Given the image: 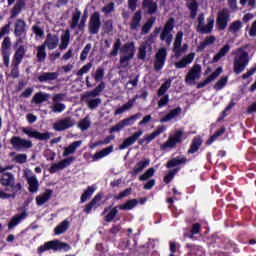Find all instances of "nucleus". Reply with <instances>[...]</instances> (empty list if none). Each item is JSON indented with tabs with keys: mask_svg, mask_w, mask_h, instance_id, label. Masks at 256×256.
I'll return each mask as SVG.
<instances>
[{
	"mask_svg": "<svg viewBox=\"0 0 256 256\" xmlns=\"http://www.w3.org/2000/svg\"><path fill=\"white\" fill-rule=\"evenodd\" d=\"M201 145H203V140L200 137H194L190 148L188 149V155H193V153H197V150L201 149Z\"/></svg>",
	"mask_w": 256,
	"mask_h": 256,
	"instance_id": "obj_37",
	"label": "nucleus"
},
{
	"mask_svg": "<svg viewBox=\"0 0 256 256\" xmlns=\"http://www.w3.org/2000/svg\"><path fill=\"white\" fill-rule=\"evenodd\" d=\"M47 47L42 44L40 46L37 47L36 51H37V60L38 63H43V61H45V59H47V51H46Z\"/></svg>",
	"mask_w": 256,
	"mask_h": 256,
	"instance_id": "obj_43",
	"label": "nucleus"
},
{
	"mask_svg": "<svg viewBox=\"0 0 256 256\" xmlns=\"http://www.w3.org/2000/svg\"><path fill=\"white\" fill-rule=\"evenodd\" d=\"M163 131H165V127L160 126L154 132H152L150 135L145 136L146 137V145H149V143H151V141H153L156 137H159V135L161 133H163Z\"/></svg>",
	"mask_w": 256,
	"mask_h": 256,
	"instance_id": "obj_49",
	"label": "nucleus"
},
{
	"mask_svg": "<svg viewBox=\"0 0 256 256\" xmlns=\"http://www.w3.org/2000/svg\"><path fill=\"white\" fill-rule=\"evenodd\" d=\"M119 51L121 53L127 54L129 55V53H133V55H135V43L134 42H128L125 43L122 47H121V39L118 38L116 39L114 45H113V49L110 52V57H117V55H119Z\"/></svg>",
	"mask_w": 256,
	"mask_h": 256,
	"instance_id": "obj_3",
	"label": "nucleus"
},
{
	"mask_svg": "<svg viewBox=\"0 0 256 256\" xmlns=\"http://www.w3.org/2000/svg\"><path fill=\"white\" fill-rule=\"evenodd\" d=\"M95 186H88L86 190H84V192L82 193L81 197H80V203H85L87 201V199H90V197L93 196V194L95 193Z\"/></svg>",
	"mask_w": 256,
	"mask_h": 256,
	"instance_id": "obj_45",
	"label": "nucleus"
},
{
	"mask_svg": "<svg viewBox=\"0 0 256 256\" xmlns=\"http://www.w3.org/2000/svg\"><path fill=\"white\" fill-rule=\"evenodd\" d=\"M102 91H105V83L103 81H101L94 90L87 92L85 97H99Z\"/></svg>",
	"mask_w": 256,
	"mask_h": 256,
	"instance_id": "obj_42",
	"label": "nucleus"
},
{
	"mask_svg": "<svg viewBox=\"0 0 256 256\" xmlns=\"http://www.w3.org/2000/svg\"><path fill=\"white\" fill-rule=\"evenodd\" d=\"M180 171H181V168L179 167H176L170 170L163 178L164 183H166V185H169V183H171V181L175 179V174L179 173Z\"/></svg>",
	"mask_w": 256,
	"mask_h": 256,
	"instance_id": "obj_48",
	"label": "nucleus"
},
{
	"mask_svg": "<svg viewBox=\"0 0 256 256\" xmlns=\"http://www.w3.org/2000/svg\"><path fill=\"white\" fill-rule=\"evenodd\" d=\"M147 49L149 50V46L142 42L138 48V59H141L142 61L147 59Z\"/></svg>",
	"mask_w": 256,
	"mask_h": 256,
	"instance_id": "obj_53",
	"label": "nucleus"
},
{
	"mask_svg": "<svg viewBox=\"0 0 256 256\" xmlns=\"http://www.w3.org/2000/svg\"><path fill=\"white\" fill-rule=\"evenodd\" d=\"M155 17H150L149 20L142 26V35H147L151 29H153V24L155 23Z\"/></svg>",
	"mask_w": 256,
	"mask_h": 256,
	"instance_id": "obj_54",
	"label": "nucleus"
},
{
	"mask_svg": "<svg viewBox=\"0 0 256 256\" xmlns=\"http://www.w3.org/2000/svg\"><path fill=\"white\" fill-rule=\"evenodd\" d=\"M26 215H27V212L25 211L20 214L14 215L8 223V229L9 230L15 229V227H17V225H19V223H21V221L25 219Z\"/></svg>",
	"mask_w": 256,
	"mask_h": 256,
	"instance_id": "obj_30",
	"label": "nucleus"
},
{
	"mask_svg": "<svg viewBox=\"0 0 256 256\" xmlns=\"http://www.w3.org/2000/svg\"><path fill=\"white\" fill-rule=\"evenodd\" d=\"M143 19V15L141 10H138L134 13L132 20L130 22V30L137 31L139 27H141V20Z\"/></svg>",
	"mask_w": 256,
	"mask_h": 256,
	"instance_id": "obj_24",
	"label": "nucleus"
},
{
	"mask_svg": "<svg viewBox=\"0 0 256 256\" xmlns=\"http://www.w3.org/2000/svg\"><path fill=\"white\" fill-rule=\"evenodd\" d=\"M135 57V54L128 53L126 55L120 56V65L125 69L126 67H129V61Z\"/></svg>",
	"mask_w": 256,
	"mask_h": 256,
	"instance_id": "obj_51",
	"label": "nucleus"
},
{
	"mask_svg": "<svg viewBox=\"0 0 256 256\" xmlns=\"http://www.w3.org/2000/svg\"><path fill=\"white\" fill-rule=\"evenodd\" d=\"M229 19H231L229 9L223 8L218 12L216 18V27L218 31H225V29H227V25H229Z\"/></svg>",
	"mask_w": 256,
	"mask_h": 256,
	"instance_id": "obj_9",
	"label": "nucleus"
},
{
	"mask_svg": "<svg viewBox=\"0 0 256 256\" xmlns=\"http://www.w3.org/2000/svg\"><path fill=\"white\" fill-rule=\"evenodd\" d=\"M73 161H75V156H70V157H67V158L61 160L58 163H54L49 168V173H51V175H53V173H57V171H61V170L65 169L66 167H69V165H71V163H73Z\"/></svg>",
	"mask_w": 256,
	"mask_h": 256,
	"instance_id": "obj_15",
	"label": "nucleus"
},
{
	"mask_svg": "<svg viewBox=\"0 0 256 256\" xmlns=\"http://www.w3.org/2000/svg\"><path fill=\"white\" fill-rule=\"evenodd\" d=\"M137 205H139V201H137V199H130L127 200L124 204H120L118 206H115L114 208H112L113 206H108L104 208V211L101 215H105L106 213H108L104 217V221L106 223H111L119 214V209L120 211H131V209H135Z\"/></svg>",
	"mask_w": 256,
	"mask_h": 256,
	"instance_id": "obj_1",
	"label": "nucleus"
},
{
	"mask_svg": "<svg viewBox=\"0 0 256 256\" xmlns=\"http://www.w3.org/2000/svg\"><path fill=\"white\" fill-rule=\"evenodd\" d=\"M207 21H208L207 25L202 24L201 27L197 28L199 33H201V35H209V33L213 32L215 20L213 18H208Z\"/></svg>",
	"mask_w": 256,
	"mask_h": 256,
	"instance_id": "obj_29",
	"label": "nucleus"
},
{
	"mask_svg": "<svg viewBox=\"0 0 256 256\" xmlns=\"http://www.w3.org/2000/svg\"><path fill=\"white\" fill-rule=\"evenodd\" d=\"M99 29H101V14H99V12H94L88 23V31L90 35H97Z\"/></svg>",
	"mask_w": 256,
	"mask_h": 256,
	"instance_id": "obj_13",
	"label": "nucleus"
},
{
	"mask_svg": "<svg viewBox=\"0 0 256 256\" xmlns=\"http://www.w3.org/2000/svg\"><path fill=\"white\" fill-rule=\"evenodd\" d=\"M227 81H229V77L227 76H222L214 85V89L216 91H221L225 85H227Z\"/></svg>",
	"mask_w": 256,
	"mask_h": 256,
	"instance_id": "obj_57",
	"label": "nucleus"
},
{
	"mask_svg": "<svg viewBox=\"0 0 256 256\" xmlns=\"http://www.w3.org/2000/svg\"><path fill=\"white\" fill-rule=\"evenodd\" d=\"M181 115V107H177L175 109L170 110V112L160 119V123H169L175 117H179Z\"/></svg>",
	"mask_w": 256,
	"mask_h": 256,
	"instance_id": "obj_33",
	"label": "nucleus"
},
{
	"mask_svg": "<svg viewBox=\"0 0 256 256\" xmlns=\"http://www.w3.org/2000/svg\"><path fill=\"white\" fill-rule=\"evenodd\" d=\"M91 75L94 78V81L96 83H99V81H103V79L105 78V68L98 67L95 73L94 74L92 73Z\"/></svg>",
	"mask_w": 256,
	"mask_h": 256,
	"instance_id": "obj_50",
	"label": "nucleus"
},
{
	"mask_svg": "<svg viewBox=\"0 0 256 256\" xmlns=\"http://www.w3.org/2000/svg\"><path fill=\"white\" fill-rule=\"evenodd\" d=\"M89 17V12L87 9L84 10L83 16L80 23L78 24L79 31H85V24L87 23V18Z\"/></svg>",
	"mask_w": 256,
	"mask_h": 256,
	"instance_id": "obj_61",
	"label": "nucleus"
},
{
	"mask_svg": "<svg viewBox=\"0 0 256 256\" xmlns=\"http://www.w3.org/2000/svg\"><path fill=\"white\" fill-rule=\"evenodd\" d=\"M183 43V31H178L174 40V46H173V53L174 55L177 54L178 49L181 47V44Z\"/></svg>",
	"mask_w": 256,
	"mask_h": 256,
	"instance_id": "obj_47",
	"label": "nucleus"
},
{
	"mask_svg": "<svg viewBox=\"0 0 256 256\" xmlns=\"http://www.w3.org/2000/svg\"><path fill=\"white\" fill-rule=\"evenodd\" d=\"M69 41H71V31L67 29L65 33L61 36V43L59 49H61V51L67 49V47H69Z\"/></svg>",
	"mask_w": 256,
	"mask_h": 256,
	"instance_id": "obj_41",
	"label": "nucleus"
},
{
	"mask_svg": "<svg viewBox=\"0 0 256 256\" xmlns=\"http://www.w3.org/2000/svg\"><path fill=\"white\" fill-rule=\"evenodd\" d=\"M101 199H103V193L99 192L94 196V198L85 206L84 212L86 215H89L93 209L101 207Z\"/></svg>",
	"mask_w": 256,
	"mask_h": 256,
	"instance_id": "obj_17",
	"label": "nucleus"
},
{
	"mask_svg": "<svg viewBox=\"0 0 256 256\" xmlns=\"http://www.w3.org/2000/svg\"><path fill=\"white\" fill-rule=\"evenodd\" d=\"M243 29V22L241 20H235L233 21L229 27H228V33H231L232 35H237L239 31Z\"/></svg>",
	"mask_w": 256,
	"mask_h": 256,
	"instance_id": "obj_40",
	"label": "nucleus"
},
{
	"mask_svg": "<svg viewBox=\"0 0 256 256\" xmlns=\"http://www.w3.org/2000/svg\"><path fill=\"white\" fill-rule=\"evenodd\" d=\"M27 183L29 185V192L30 193H37L39 191V180H37V176L33 175L27 178Z\"/></svg>",
	"mask_w": 256,
	"mask_h": 256,
	"instance_id": "obj_36",
	"label": "nucleus"
},
{
	"mask_svg": "<svg viewBox=\"0 0 256 256\" xmlns=\"http://www.w3.org/2000/svg\"><path fill=\"white\" fill-rule=\"evenodd\" d=\"M154 175L155 168L151 167L139 177V181H147L148 179H151V177H153Z\"/></svg>",
	"mask_w": 256,
	"mask_h": 256,
	"instance_id": "obj_59",
	"label": "nucleus"
},
{
	"mask_svg": "<svg viewBox=\"0 0 256 256\" xmlns=\"http://www.w3.org/2000/svg\"><path fill=\"white\" fill-rule=\"evenodd\" d=\"M83 141L78 140L72 142L68 147L64 148L63 157H69L72 153H75L79 147H81Z\"/></svg>",
	"mask_w": 256,
	"mask_h": 256,
	"instance_id": "obj_31",
	"label": "nucleus"
},
{
	"mask_svg": "<svg viewBox=\"0 0 256 256\" xmlns=\"http://www.w3.org/2000/svg\"><path fill=\"white\" fill-rule=\"evenodd\" d=\"M1 53H11V37L4 38L1 44Z\"/></svg>",
	"mask_w": 256,
	"mask_h": 256,
	"instance_id": "obj_56",
	"label": "nucleus"
},
{
	"mask_svg": "<svg viewBox=\"0 0 256 256\" xmlns=\"http://www.w3.org/2000/svg\"><path fill=\"white\" fill-rule=\"evenodd\" d=\"M48 99L49 96L47 94H43V92H38L33 96L31 103H35V105H41V103H45V101H48Z\"/></svg>",
	"mask_w": 256,
	"mask_h": 256,
	"instance_id": "obj_44",
	"label": "nucleus"
},
{
	"mask_svg": "<svg viewBox=\"0 0 256 256\" xmlns=\"http://www.w3.org/2000/svg\"><path fill=\"white\" fill-rule=\"evenodd\" d=\"M200 78H201V65L196 64L186 74L185 81L186 83H193V81Z\"/></svg>",
	"mask_w": 256,
	"mask_h": 256,
	"instance_id": "obj_18",
	"label": "nucleus"
},
{
	"mask_svg": "<svg viewBox=\"0 0 256 256\" xmlns=\"http://www.w3.org/2000/svg\"><path fill=\"white\" fill-rule=\"evenodd\" d=\"M51 197H53V190L46 189L43 194H40L36 197V205L39 207L45 205V203H47Z\"/></svg>",
	"mask_w": 256,
	"mask_h": 256,
	"instance_id": "obj_26",
	"label": "nucleus"
},
{
	"mask_svg": "<svg viewBox=\"0 0 256 256\" xmlns=\"http://www.w3.org/2000/svg\"><path fill=\"white\" fill-rule=\"evenodd\" d=\"M187 1L186 7L190 11V19H196L197 12L199 11V3L197 0H185Z\"/></svg>",
	"mask_w": 256,
	"mask_h": 256,
	"instance_id": "obj_25",
	"label": "nucleus"
},
{
	"mask_svg": "<svg viewBox=\"0 0 256 256\" xmlns=\"http://www.w3.org/2000/svg\"><path fill=\"white\" fill-rule=\"evenodd\" d=\"M171 88V80H166L158 89L157 95L158 97H163L167 91Z\"/></svg>",
	"mask_w": 256,
	"mask_h": 256,
	"instance_id": "obj_55",
	"label": "nucleus"
},
{
	"mask_svg": "<svg viewBox=\"0 0 256 256\" xmlns=\"http://www.w3.org/2000/svg\"><path fill=\"white\" fill-rule=\"evenodd\" d=\"M142 7L143 9H147L148 15H155V13H157V10L159 9V6L155 1H142Z\"/></svg>",
	"mask_w": 256,
	"mask_h": 256,
	"instance_id": "obj_34",
	"label": "nucleus"
},
{
	"mask_svg": "<svg viewBox=\"0 0 256 256\" xmlns=\"http://www.w3.org/2000/svg\"><path fill=\"white\" fill-rule=\"evenodd\" d=\"M19 65L20 64H17L14 62L11 63L12 69H11L10 75L12 79H19Z\"/></svg>",
	"mask_w": 256,
	"mask_h": 256,
	"instance_id": "obj_63",
	"label": "nucleus"
},
{
	"mask_svg": "<svg viewBox=\"0 0 256 256\" xmlns=\"http://www.w3.org/2000/svg\"><path fill=\"white\" fill-rule=\"evenodd\" d=\"M229 51H231V46L229 44L224 45L213 57V63H218L220 59H223V57L229 53Z\"/></svg>",
	"mask_w": 256,
	"mask_h": 256,
	"instance_id": "obj_39",
	"label": "nucleus"
},
{
	"mask_svg": "<svg viewBox=\"0 0 256 256\" xmlns=\"http://www.w3.org/2000/svg\"><path fill=\"white\" fill-rule=\"evenodd\" d=\"M173 29H175V18L170 17L160 33V40L165 41L168 47L173 42V34H171Z\"/></svg>",
	"mask_w": 256,
	"mask_h": 256,
	"instance_id": "obj_5",
	"label": "nucleus"
},
{
	"mask_svg": "<svg viewBox=\"0 0 256 256\" xmlns=\"http://www.w3.org/2000/svg\"><path fill=\"white\" fill-rule=\"evenodd\" d=\"M187 161H188L187 157H185V156L172 158L167 162L166 168L173 169V167H177L179 165H185L187 163Z\"/></svg>",
	"mask_w": 256,
	"mask_h": 256,
	"instance_id": "obj_32",
	"label": "nucleus"
},
{
	"mask_svg": "<svg viewBox=\"0 0 256 256\" xmlns=\"http://www.w3.org/2000/svg\"><path fill=\"white\" fill-rule=\"evenodd\" d=\"M87 105L90 109H97L101 105V98L88 99Z\"/></svg>",
	"mask_w": 256,
	"mask_h": 256,
	"instance_id": "obj_62",
	"label": "nucleus"
},
{
	"mask_svg": "<svg viewBox=\"0 0 256 256\" xmlns=\"http://www.w3.org/2000/svg\"><path fill=\"white\" fill-rule=\"evenodd\" d=\"M81 19V10L76 9L72 14V23L70 25L71 29H75L79 26V20Z\"/></svg>",
	"mask_w": 256,
	"mask_h": 256,
	"instance_id": "obj_52",
	"label": "nucleus"
},
{
	"mask_svg": "<svg viewBox=\"0 0 256 256\" xmlns=\"http://www.w3.org/2000/svg\"><path fill=\"white\" fill-rule=\"evenodd\" d=\"M141 114L137 113L129 118H125L121 120L119 123L116 125L112 126L109 130V133H119V131H122V129H125V127H129L131 125H134L135 122L137 121L138 117H140Z\"/></svg>",
	"mask_w": 256,
	"mask_h": 256,
	"instance_id": "obj_11",
	"label": "nucleus"
},
{
	"mask_svg": "<svg viewBox=\"0 0 256 256\" xmlns=\"http://www.w3.org/2000/svg\"><path fill=\"white\" fill-rule=\"evenodd\" d=\"M27 53V50L25 49L24 45H20L12 58V63H16L18 65H21V63L23 62V59H25V54Z\"/></svg>",
	"mask_w": 256,
	"mask_h": 256,
	"instance_id": "obj_22",
	"label": "nucleus"
},
{
	"mask_svg": "<svg viewBox=\"0 0 256 256\" xmlns=\"http://www.w3.org/2000/svg\"><path fill=\"white\" fill-rule=\"evenodd\" d=\"M159 33H161V27H156L148 36L147 40L143 42L144 45L148 46L149 51H153V43L157 42V35H159Z\"/></svg>",
	"mask_w": 256,
	"mask_h": 256,
	"instance_id": "obj_23",
	"label": "nucleus"
},
{
	"mask_svg": "<svg viewBox=\"0 0 256 256\" xmlns=\"http://www.w3.org/2000/svg\"><path fill=\"white\" fill-rule=\"evenodd\" d=\"M43 45L44 47H47L49 51H53V49H57V47L59 46V36L48 33L46 35V39Z\"/></svg>",
	"mask_w": 256,
	"mask_h": 256,
	"instance_id": "obj_19",
	"label": "nucleus"
},
{
	"mask_svg": "<svg viewBox=\"0 0 256 256\" xmlns=\"http://www.w3.org/2000/svg\"><path fill=\"white\" fill-rule=\"evenodd\" d=\"M103 31L106 35L113 32V20H107L104 22Z\"/></svg>",
	"mask_w": 256,
	"mask_h": 256,
	"instance_id": "obj_64",
	"label": "nucleus"
},
{
	"mask_svg": "<svg viewBox=\"0 0 256 256\" xmlns=\"http://www.w3.org/2000/svg\"><path fill=\"white\" fill-rule=\"evenodd\" d=\"M78 127L79 129H81V131H87V129L91 127V121L89 120V118L85 117L84 119L79 121Z\"/></svg>",
	"mask_w": 256,
	"mask_h": 256,
	"instance_id": "obj_60",
	"label": "nucleus"
},
{
	"mask_svg": "<svg viewBox=\"0 0 256 256\" xmlns=\"http://www.w3.org/2000/svg\"><path fill=\"white\" fill-rule=\"evenodd\" d=\"M167 62V48L161 47L154 56V70L161 71Z\"/></svg>",
	"mask_w": 256,
	"mask_h": 256,
	"instance_id": "obj_12",
	"label": "nucleus"
},
{
	"mask_svg": "<svg viewBox=\"0 0 256 256\" xmlns=\"http://www.w3.org/2000/svg\"><path fill=\"white\" fill-rule=\"evenodd\" d=\"M222 247L224 249H235L237 247V245L235 244V242H233V240L227 238V237H222Z\"/></svg>",
	"mask_w": 256,
	"mask_h": 256,
	"instance_id": "obj_58",
	"label": "nucleus"
},
{
	"mask_svg": "<svg viewBox=\"0 0 256 256\" xmlns=\"http://www.w3.org/2000/svg\"><path fill=\"white\" fill-rule=\"evenodd\" d=\"M183 135H185L183 130H176L174 134L169 136L167 141L160 146V149L162 151H165V149H175L177 145L183 143Z\"/></svg>",
	"mask_w": 256,
	"mask_h": 256,
	"instance_id": "obj_6",
	"label": "nucleus"
},
{
	"mask_svg": "<svg viewBox=\"0 0 256 256\" xmlns=\"http://www.w3.org/2000/svg\"><path fill=\"white\" fill-rule=\"evenodd\" d=\"M0 185L2 187H15V176L11 172L3 171L0 176Z\"/></svg>",
	"mask_w": 256,
	"mask_h": 256,
	"instance_id": "obj_16",
	"label": "nucleus"
},
{
	"mask_svg": "<svg viewBox=\"0 0 256 256\" xmlns=\"http://www.w3.org/2000/svg\"><path fill=\"white\" fill-rule=\"evenodd\" d=\"M59 77V72H44L38 76L39 83H47L49 81H55Z\"/></svg>",
	"mask_w": 256,
	"mask_h": 256,
	"instance_id": "obj_28",
	"label": "nucleus"
},
{
	"mask_svg": "<svg viewBox=\"0 0 256 256\" xmlns=\"http://www.w3.org/2000/svg\"><path fill=\"white\" fill-rule=\"evenodd\" d=\"M143 135V130H139L134 132L132 136L126 138L123 143L119 146L120 150L127 149V147H131L138 139Z\"/></svg>",
	"mask_w": 256,
	"mask_h": 256,
	"instance_id": "obj_20",
	"label": "nucleus"
},
{
	"mask_svg": "<svg viewBox=\"0 0 256 256\" xmlns=\"http://www.w3.org/2000/svg\"><path fill=\"white\" fill-rule=\"evenodd\" d=\"M110 153H113V145L108 146L99 152H96L93 156L92 159L93 161H99V159H103V157H107V155H110Z\"/></svg>",
	"mask_w": 256,
	"mask_h": 256,
	"instance_id": "obj_35",
	"label": "nucleus"
},
{
	"mask_svg": "<svg viewBox=\"0 0 256 256\" xmlns=\"http://www.w3.org/2000/svg\"><path fill=\"white\" fill-rule=\"evenodd\" d=\"M223 73V68L218 67L209 78H206L204 81L199 82L197 84V89H203V87H206V85H209L212 81H215L217 77H219Z\"/></svg>",
	"mask_w": 256,
	"mask_h": 256,
	"instance_id": "obj_21",
	"label": "nucleus"
},
{
	"mask_svg": "<svg viewBox=\"0 0 256 256\" xmlns=\"http://www.w3.org/2000/svg\"><path fill=\"white\" fill-rule=\"evenodd\" d=\"M150 163H151V160H149V159H144L142 161H139L134 166L132 175H137L138 173H141L143 171V169H146V167H149Z\"/></svg>",
	"mask_w": 256,
	"mask_h": 256,
	"instance_id": "obj_38",
	"label": "nucleus"
},
{
	"mask_svg": "<svg viewBox=\"0 0 256 256\" xmlns=\"http://www.w3.org/2000/svg\"><path fill=\"white\" fill-rule=\"evenodd\" d=\"M25 0H17L14 7L11 9L10 13V19H15L19 16V13L25 9Z\"/></svg>",
	"mask_w": 256,
	"mask_h": 256,
	"instance_id": "obj_27",
	"label": "nucleus"
},
{
	"mask_svg": "<svg viewBox=\"0 0 256 256\" xmlns=\"http://www.w3.org/2000/svg\"><path fill=\"white\" fill-rule=\"evenodd\" d=\"M234 73L239 75L245 71L247 65H249V53L242 51L234 57Z\"/></svg>",
	"mask_w": 256,
	"mask_h": 256,
	"instance_id": "obj_4",
	"label": "nucleus"
},
{
	"mask_svg": "<svg viewBox=\"0 0 256 256\" xmlns=\"http://www.w3.org/2000/svg\"><path fill=\"white\" fill-rule=\"evenodd\" d=\"M10 144L16 151H27V149L33 148V142L31 140L23 139L19 136H13L10 139Z\"/></svg>",
	"mask_w": 256,
	"mask_h": 256,
	"instance_id": "obj_8",
	"label": "nucleus"
},
{
	"mask_svg": "<svg viewBox=\"0 0 256 256\" xmlns=\"http://www.w3.org/2000/svg\"><path fill=\"white\" fill-rule=\"evenodd\" d=\"M68 229H69V222L67 220H64L54 228V234L63 235V233H66Z\"/></svg>",
	"mask_w": 256,
	"mask_h": 256,
	"instance_id": "obj_46",
	"label": "nucleus"
},
{
	"mask_svg": "<svg viewBox=\"0 0 256 256\" xmlns=\"http://www.w3.org/2000/svg\"><path fill=\"white\" fill-rule=\"evenodd\" d=\"M69 249H71L69 244L59 240H52L39 246L37 251L39 255H42V253H45V251H69Z\"/></svg>",
	"mask_w": 256,
	"mask_h": 256,
	"instance_id": "obj_2",
	"label": "nucleus"
},
{
	"mask_svg": "<svg viewBox=\"0 0 256 256\" xmlns=\"http://www.w3.org/2000/svg\"><path fill=\"white\" fill-rule=\"evenodd\" d=\"M75 125V120L73 118H71V116H67L63 119H60L58 121H56L53 124V129L54 131H67V129H71V127H73Z\"/></svg>",
	"mask_w": 256,
	"mask_h": 256,
	"instance_id": "obj_14",
	"label": "nucleus"
},
{
	"mask_svg": "<svg viewBox=\"0 0 256 256\" xmlns=\"http://www.w3.org/2000/svg\"><path fill=\"white\" fill-rule=\"evenodd\" d=\"M23 35L27 36V22L25 20L18 18L14 23V36L17 37L15 45L23 43Z\"/></svg>",
	"mask_w": 256,
	"mask_h": 256,
	"instance_id": "obj_7",
	"label": "nucleus"
},
{
	"mask_svg": "<svg viewBox=\"0 0 256 256\" xmlns=\"http://www.w3.org/2000/svg\"><path fill=\"white\" fill-rule=\"evenodd\" d=\"M22 133H24V135H28L30 139H36L37 141H49V139H51L50 132L41 133L31 127L22 128Z\"/></svg>",
	"mask_w": 256,
	"mask_h": 256,
	"instance_id": "obj_10",
	"label": "nucleus"
}]
</instances>
